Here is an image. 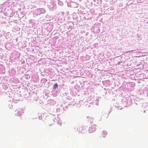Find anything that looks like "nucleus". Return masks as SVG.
Returning <instances> with one entry per match:
<instances>
[{"mask_svg": "<svg viewBox=\"0 0 148 148\" xmlns=\"http://www.w3.org/2000/svg\"><path fill=\"white\" fill-rule=\"evenodd\" d=\"M96 125L94 124L92 125L89 127L88 131L90 133H92L96 130Z\"/></svg>", "mask_w": 148, "mask_h": 148, "instance_id": "1", "label": "nucleus"}, {"mask_svg": "<svg viewBox=\"0 0 148 148\" xmlns=\"http://www.w3.org/2000/svg\"><path fill=\"white\" fill-rule=\"evenodd\" d=\"M107 134V132L106 131H103L101 133V137H105L106 135Z\"/></svg>", "mask_w": 148, "mask_h": 148, "instance_id": "2", "label": "nucleus"}, {"mask_svg": "<svg viewBox=\"0 0 148 148\" xmlns=\"http://www.w3.org/2000/svg\"><path fill=\"white\" fill-rule=\"evenodd\" d=\"M58 87V85L57 83H56L55 84L53 85V89H55L57 88Z\"/></svg>", "mask_w": 148, "mask_h": 148, "instance_id": "3", "label": "nucleus"}, {"mask_svg": "<svg viewBox=\"0 0 148 148\" xmlns=\"http://www.w3.org/2000/svg\"><path fill=\"white\" fill-rule=\"evenodd\" d=\"M81 129H82V127H81Z\"/></svg>", "mask_w": 148, "mask_h": 148, "instance_id": "4", "label": "nucleus"}]
</instances>
